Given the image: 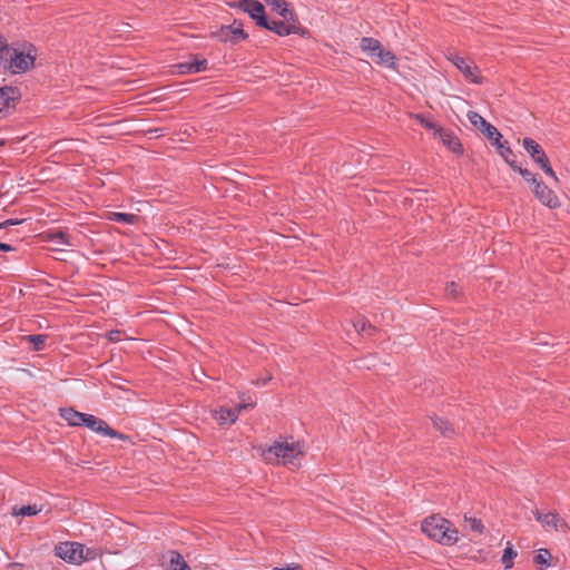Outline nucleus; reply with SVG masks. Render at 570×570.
Returning a JSON list of instances; mask_svg holds the SVG:
<instances>
[{"mask_svg":"<svg viewBox=\"0 0 570 570\" xmlns=\"http://www.w3.org/2000/svg\"><path fill=\"white\" fill-rule=\"evenodd\" d=\"M305 454V446L298 441H276L262 455L269 464H283L291 469H297Z\"/></svg>","mask_w":570,"mask_h":570,"instance_id":"obj_1","label":"nucleus"},{"mask_svg":"<svg viewBox=\"0 0 570 570\" xmlns=\"http://www.w3.org/2000/svg\"><path fill=\"white\" fill-rule=\"evenodd\" d=\"M421 529L429 538L444 546H452L459 541L458 529L440 515L424 519Z\"/></svg>","mask_w":570,"mask_h":570,"instance_id":"obj_2","label":"nucleus"},{"mask_svg":"<svg viewBox=\"0 0 570 570\" xmlns=\"http://www.w3.org/2000/svg\"><path fill=\"white\" fill-rule=\"evenodd\" d=\"M57 556L61 559L70 562L79 564L85 560L90 559V550L86 549L83 544L78 542H63L60 543L57 548Z\"/></svg>","mask_w":570,"mask_h":570,"instance_id":"obj_3","label":"nucleus"},{"mask_svg":"<svg viewBox=\"0 0 570 570\" xmlns=\"http://www.w3.org/2000/svg\"><path fill=\"white\" fill-rule=\"evenodd\" d=\"M446 58L462 72L465 79L472 83L480 85L483 77L479 67L472 61L459 56L458 53H449Z\"/></svg>","mask_w":570,"mask_h":570,"instance_id":"obj_4","label":"nucleus"},{"mask_svg":"<svg viewBox=\"0 0 570 570\" xmlns=\"http://www.w3.org/2000/svg\"><path fill=\"white\" fill-rule=\"evenodd\" d=\"M533 515L546 531H556L562 533H568L570 531V527L567 521L556 512L543 513L539 510H534Z\"/></svg>","mask_w":570,"mask_h":570,"instance_id":"obj_5","label":"nucleus"},{"mask_svg":"<svg viewBox=\"0 0 570 570\" xmlns=\"http://www.w3.org/2000/svg\"><path fill=\"white\" fill-rule=\"evenodd\" d=\"M284 20L281 21H268L265 19V23L261 27H264L273 32H275L278 36H288L291 33H295L298 30L297 20L295 14L287 13L286 18H283Z\"/></svg>","mask_w":570,"mask_h":570,"instance_id":"obj_6","label":"nucleus"},{"mask_svg":"<svg viewBox=\"0 0 570 570\" xmlns=\"http://www.w3.org/2000/svg\"><path fill=\"white\" fill-rule=\"evenodd\" d=\"M82 425L87 426L88 429L92 430L96 433L104 434L114 439L119 440H126L127 436L122 433L111 429L107 422H105L101 419H98L95 415L86 414L85 421Z\"/></svg>","mask_w":570,"mask_h":570,"instance_id":"obj_7","label":"nucleus"},{"mask_svg":"<svg viewBox=\"0 0 570 570\" xmlns=\"http://www.w3.org/2000/svg\"><path fill=\"white\" fill-rule=\"evenodd\" d=\"M468 119L470 122L478 128L483 135L488 137L490 140H500L502 135L498 131V129L488 122L481 115H479L476 111H469L466 114Z\"/></svg>","mask_w":570,"mask_h":570,"instance_id":"obj_8","label":"nucleus"},{"mask_svg":"<svg viewBox=\"0 0 570 570\" xmlns=\"http://www.w3.org/2000/svg\"><path fill=\"white\" fill-rule=\"evenodd\" d=\"M213 36L217 37L223 42H233L236 43L240 40L247 38L243 29V24L240 22L234 21L230 26H223L219 31L214 33Z\"/></svg>","mask_w":570,"mask_h":570,"instance_id":"obj_9","label":"nucleus"},{"mask_svg":"<svg viewBox=\"0 0 570 570\" xmlns=\"http://www.w3.org/2000/svg\"><path fill=\"white\" fill-rule=\"evenodd\" d=\"M35 63V55L29 50L28 52L13 50L10 55V69L12 72H24L30 69Z\"/></svg>","mask_w":570,"mask_h":570,"instance_id":"obj_10","label":"nucleus"},{"mask_svg":"<svg viewBox=\"0 0 570 570\" xmlns=\"http://www.w3.org/2000/svg\"><path fill=\"white\" fill-rule=\"evenodd\" d=\"M533 193L542 205L549 208H558L560 206V200L556 193L539 180L533 185Z\"/></svg>","mask_w":570,"mask_h":570,"instance_id":"obj_11","label":"nucleus"},{"mask_svg":"<svg viewBox=\"0 0 570 570\" xmlns=\"http://www.w3.org/2000/svg\"><path fill=\"white\" fill-rule=\"evenodd\" d=\"M17 100L18 94L14 88H0V118L7 117L16 108Z\"/></svg>","mask_w":570,"mask_h":570,"instance_id":"obj_12","label":"nucleus"},{"mask_svg":"<svg viewBox=\"0 0 570 570\" xmlns=\"http://www.w3.org/2000/svg\"><path fill=\"white\" fill-rule=\"evenodd\" d=\"M238 7L247 12L258 26L265 23V10L264 6L257 0H239Z\"/></svg>","mask_w":570,"mask_h":570,"instance_id":"obj_13","label":"nucleus"},{"mask_svg":"<svg viewBox=\"0 0 570 570\" xmlns=\"http://www.w3.org/2000/svg\"><path fill=\"white\" fill-rule=\"evenodd\" d=\"M208 62L206 59H199L198 57H194L189 61H185L176 65L175 72L178 75H193L200 71H205L207 69Z\"/></svg>","mask_w":570,"mask_h":570,"instance_id":"obj_14","label":"nucleus"},{"mask_svg":"<svg viewBox=\"0 0 570 570\" xmlns=\"http://www.w3.org/2000/svg\"><path fill=\"white\" fill-rule=\"evenodd\" d=\"M522 146L535 164L540 165L548 160V157L542 147L533 139L524 138L522 140Z\"/></svg>","mask_w":570,"mask_h":570,"instance_id":"obj_15","label":"nucleus"},{"mask_svg":"<svg viewBox=\"0 0 570 570\" xmlns=\"http://www.w3.org/2000/svg\"><path fill=\"white\" fill-rule=\"evenodd\" d=\"M434 137L439 138L452 151L458 153L461 150V144L452 131L440 128Z\"/></svg>","mask_w":570,"mask_h":570,"instance_id":"obj_16","label":"nucleus"},{"mask_svg":"<svg viewBox=\"0 0 570 570\" xmlns=\"http://www.w3.org/2000/svg\"><path fill=\"white\" fill-rule=\"evenodd\" d=\"M214 419L219 424H233L238 419V410L222 406L214 411Z\"/></svg>","mask_w":570,"mask_h":570,"instance_id":"obj_17","label":"nucleus"},{"mask_svg":"<svg viewBox=\"0 0 570 570\" xmlns=\"http://www.w3.org/2000/svg\"><path fill=\"white\" fill-rule=\"evenodd\" d=\"M375 62L384 68L396 69V58L393 52L381 47L373 58Z\"/></svg>","mask_w":570,"mask_h":570,"instance_id":"obj_18","label":"nucleus"},{"mask_svg":"<svg viewBox=\"0 0 570 570\" xmlns=\"http://www.w3.org/2000/svg\"><path fill=\"white\" fill-rule=\"evenodd\" d=\"M60 416L71 426L82 425L86 413L78 412L71 407L60 409Z\"/></svg>","mask_w":570,"mask_h":570,"instance_id":"obj_19","label":"nucleus"},{"mask_svg":"<svg viewBox=\"0 0 570 570\" xmlns=\"http://www.w3.org/2000/svg\"><path fill=\"white\" fill-rule=\"evenodd\" d=\"M381 42L374 38H363L361 40L362 50L366 52L367 56H370L371 58H374V56L381 49Z\"/></svg>","mask_w":570,"mask_h":570,"instance_id":"obj_20","label":"nucleus"},{"mask_svg":"<svg viewBox=\"0 0 570 570\" xmlns=\"http://www.w3.org/2000/svg\"><path fill=\"white\" fill-rule=\"evenodd\" d=\"M551 559L552 556L550 551L548 549L542 548L537 551V554L534 557V563L541 569L548 568L551 566Z\"/></svg>","mask_w":570,"mask_h":570,"instance_id":"obj_21","label":"nucleus"},{"mask_svg":"<svg viewBox=\"0 0 570 570\" xmlns=\"http://www.w3.org/2000/svg\"><path fill=\"white\" fill-rule=\"evenodd\" d=\"M168 570H190L184 558L177 552H170Z\"/></svg>","mask_w":570,"mask_h":570,"instance_id":"obj_22","label":"nucleus"},{"mask_svg":"<svg viewBox=\"0 0 570 570\" xmlns=\"http://www.w3.org/2000/svg\"><path fill=\"white\" fill-rule=\"evenodd\" d=\"M46 239L50 240L57 245H72L70 240L68 239V236L65 232H50L46 234Z\"/></svg>","mask_w":570,"mask_h":570,"instance_id":"obj_23","label":"nucleus"},{"mask_svg":"<svg viewBox=\"0 0 570 570\" xmlns=\"http://www.w3.org/2000/svg\"><path fill=\"white\" fill-rule=\"evenodd\" d=\"M518 552L512 548V544L508 542L507 548L503 551L502 563L505 569H510L513 566V560L517 558Z\"/></svg>","mask_w":570,"mask_h":570,"instance_id":"obj_24","label":"nucleus"},{"mask_svg":"<svg viewBox=\"0 0 570 570\" xmlns=\"http://www.w3.org/2000/svg\"><path fill=\"white\" fill-rule=\"evenodd\" d=\"M109 219L124 224H136L138 222V216L135 214L127 213H111Z\"/></svg>","mask_w":570,"mask_h":570,"instance_id":"obj_25","label":"nucleus"},{"mask_svg":"<svg viewBox=\"0 0 570 570\" xmlns=\"http://www.w3.org/2000/svg\"><path fill=\"white\" fill-rule=\"evenodd\" d=\"M414 119L421 125L423 126L425 129L428 130H431L433 132V135L435 136L436 134V130H439L441 127L438 126L436 122H434L431 118L424 116V115H421V114H416L414 115Z\"/></svg>","mask_w":570,"mask_h":570,"instance_id":"obj_26","label":"nucleus"},{"mask_svg":"<svg viewBox=\"0 0 570 570\" xmlns=\"http://www.w3.org/2000/svg\"><path fill=\"white\" fill-rule=\"evenodd\" d=\"M273 10L277 11L283 18L287 17V13H292L287 8V3L284 0H265Z\"/></svg>","mask_w":570,"mask_h":570,"instance_id":"obj_27","label":"nucleus"},{"mask_svg":"<svg viewBox=\"0 0 570 570\" xmlns=\"http://www.w3.org/2000/svg\"><path fill=\"white\" fill-rule=\"evenodd\" d=\"M493 145L497 147V149L499 150L500 155L504 158V160L511 167H514L515 164L513 160H511V157H513V151L511 150V148L503 146V144H501V139L499 141L494 140Z\"/></svg>","mask_w":570,"mask_h":570,"instance_id":"obj_28","label":"nucleus"},{"mask_svg":"<svg viewBox=\"0 0 570 570\" xmlns=\"http://www.w3.org/2000/svg\"><path fill=\"white\" fill-rule=\"evenodd\" d=\"M42 508L41 507H37L36 504L33 505H26V507H21L19 509L17 508H13V514L14 515H28V517H31V515H36L38 514L39 512H41Z\"/></svg>","mask_w":570,"mask_h":570,"instance_id":"obj_29","label":"nucleus"},{"mask_svg":"<svg viewBox=\"0 0 570 570\" xmlns=\"http://www.w3.org/2000/svg\"><path fill=\"white\" fill-rule=\"evenodd\" d=\"M433 425L445 436H449L453 433V429L451 428L449 422L443 419H440V417L434 419Z\"/></svg>","mask_w":570,"mask_h":570,"instance_id":"obj_30","label":"nucleus"},{"mask_svg":"<svg viewBox=\"0 0 570 570\" xmlns=\"http://www.w3.org/2000/svg\"><path fill=\"white\" fill-rule=\"evenodd\" d=\"M464 522L469 527L471 531L482 533L484 530V525L480 519L472 517H464Z\"/></svg>","mask_w":570,"mask_h":570,"instance_id":"obj_31","label":"nucleus"},{"mask_svg":"<svg viewBox=\"0 0 570 570\" xmlns=\"http://www.w3.org/2000/svg\"><path fill=\"white\" fill-rule=\"evenodd\" d=\"M26 340L33 344L35 350L39 351L43 347L47 336L46 335H29L26 337Z\"/></svg>","mask_w":570,"mask_h":570,"instance_id":"obj_32","label":"nucleus"},{"mask_svg":"<svg viewBox=\"0 0 570 570\" xmlns=\"http://www.w3.org/2000/svg\"><path fill=\"white\" fill-rule=\"evenodd\" d=\"M512 168L514 170H517L531 185H534L538 181L535 176L532 173H530L528 169L518 167L517 165H514V167H512Z\"/></svg>","mask_w":570,"mask_h":570,"instance_id":"obj_33","label":"nucleus"},{"mask_svg":"<svg viewBox=\"0 0 570 570\" xmlns=\"http://www.w3.org/2000/svg\"><path fill=\"white\" fill-rule=\"evenodd\" d=\"M539 166L549 177H551L553 180L558 181V177H557L554 170L552 169V167L550 166L549 159L547 161H543Z\"/></svg>","mask_w":570,"mask_h":570,"instance_id":"obj_34","label":"nucleus"},{"mask_svg":"<svg viewBox=\"0 0 570 570\" xmlns=\"http://www.w3.org/2000/svg\"><path fill=\"white\" fill-rule=\"evenodd\" d=\"M254 406V402H248L244 395H240V403L235 409L238 410L239 415L243 410L253 409Z\"/></svg>","mask_w":570,"mask_h":570,"instance_id":"obj_35","label":"nucleus"},{"mask_svg":"<svg viewBox=\"0 0 570 570\" xmlns=\"http://www.w3.org/2000/svg\"><path fill=\"white\" fill-rule=\"evenodd\" d=\"M459 286L454 282L449 283L445 287V293L448 296L455 297L459 294Z\"/></svg>","mask_w":570,"mask_h":570,"instance_id":"obj_36","label":"nucleus"},{"mask_svg":"<svg viewBox=\"0 0 570 570\" xmlns=\"http://www.w3.org/2000/svg\"><path fill=\"white\" fill-rule=\"evenodd\" d=\"M354 327L357 332L362 333L365 332L367 328H371V325L364 320H358L354 323Z\"/></svg>","mask_w":570,"mask_h":570,"instance_id":"obj_37","label":"nucleus"},{"mask_svg":"<svg viewBox=\"0 0 570 570\" xmlns=\"http://www.w3.org/2000/svg\"><path fill=\"white\" fill-rule=\"evenodd\" d=\"M121 335H122V333L120 331H110L108 333V338L111 342H118L121 340Z\"/></svg>","mask_w":570,"mask_h":570,"instance_id":"obj_38","label":"nucleus"},{"mask_svg":"<svg viewBox=\"0 0 570 570\" xmlns=\"http://www.w3.org/2000/svg\"><path fill=\"white\" fill-rule=\"evenodd\" d=\"M271 380H272V375H271V374H268V375H267V376H265L264 379H258V380L254 381L253 383H254L255 385H262V386H264V385H266Z\"/></svg>","mask_w":570,"mask_h":570,"instance_id":"obj_39","label":"nucleus"},{"mask_svg":"<svg viewBox=\"0 0 570 570\" xmlns=\"http://www.w3.org/2000/svg\"><path fill=\"white\" fill-rule=\"evenodd\" d=\"M22 220H18V219H7L6 222H3L2 224H0V228L2 227H7V226H11V225H18L20 224Z\"/></svg>","mask_w":570,"mask_h":570,"instance_id":"obj_40","label":"nucleus"},{"mask_svg":"<svg viewBox=\"0 0 570 570\" xmlns=\"http://www.w3.org/2000/svg\"><path fill=\"white\" fill-rule=\"evenodd\" d=\"M13 249L14 248L11 245L0 242V250L9 252V250H13Z\"/></svg>","mask_w":570,"mask_h":570,"instance_id":"obj_41","label":"nucleus"},{"mask_svg":"<svg viewBox=\"0 0 570 570\" xmlns=\"http://www.w3.org/2000/svg\"><path fill=\"white\" fill-rule=\"evenodd\" d=\"M273 570H302V567L296 564V566L288 567V568H285V569L275 568Z\"/></svg>","mask_w":570,"mask_h":570,"instance_id":"obj_42","label":"nucleus"},{"mask_svg":"<svg viewBox=\"0 0 570 570\" xmlns=\"http://www.w3.org/2000/svg\"><path fill=\"white\" fill-rule=\"evenodd\" d=\"M7 47V42H6V39L0 36V50L4 49Z\"/></svg>","mask_w":570,"mask_h":570,"instance_id":"obj_43","label":"nucleus"},{"mask_svg":"<svg viewBox=\"0 0 570 570\" xmlns=\"http://www.w3.org/2000/svg\"><path fill=\"white\" fill-rule=\"evenodd\" d=\"M2 145H3V141H2V140H0V146H2Z\"/></svg>","mask_w":570,"mask_h":570,"instance_id":"obj_44","label":"nucleus"}]
</instances>
